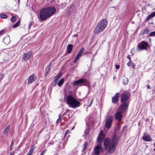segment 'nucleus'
I'll use <instances>...</instances> for the list:
<instances>
[{"label": "nucleus", "mask_w": 155, "mask_h": 155, "mask_svg": "<svg viewBox=\"0 0 155 155\" xmlns=\"http://www.w3.org/2000/svg\"><path fill=\"white\" fill-rule=\"evenodd\" d=\"M119 139V137L114 135L111 139L107 138L104 141V149L110 153H112L114 151Z\"/></svg>", "instance_id": "1"}, {"label": "nucleus", "mask_w": 155, "mask_h": 155, "mask_svg": "<svg viewBox=\"0 0 155 155\" xmlns=\"http://www.w3.org/2000/svg\"><path fill=\"white\" fill-rule=\"evenodd\" d=\"M56 11L55 8L53 7H50L43 8L40 11V19L42 21L45 20L52 15Z\"/></svg>", "instance_id": "2"}, {"label": "nucleus", "mask_w": 155, "mask_h": 155, "mask_svg": "<svg viewBox=\"0 0 155 155\" xmlns=\"http://www.w3.org/2000/svg\"><path fill=\"white\" fill-rule=\"evenodd\" d=\"M107 22V19H102L97 24L94 28V32L95 33L97 34L104 30L106 27Z\"/></svg>", "instance_id": "3"}, {"label": "nucleus", "mask_w": 155, "mask_h": 155, "mask_svg": "<svg viewBox=\"0 0 155 155\" xmlns=\"http://www.w3.org/2000/svg\"><path fill=\"white\" fill-rule=\"evenodd\" d=\"M67 102L68 104L73 108L77 107L80 105V103L71 95L68 97Z\"/></svg>", "instance_id": "4"}, {"label": "nucleus", "mask_w": 155, "mask_h": 155, "mask_svg": "<svg viewBox=\"0 0 155 155\" xmlns=\"http://www.w3.org/2000/svg\"><path fill=\"white\" fill-rule=\"evenodd\" d=\"M103 148L101 147V143H98L94 149L91 155H99L103 152Z\"/></svg>", "instance_id": "5"}, {"label": "nucleus", "mask_w": 155, "mask_h": 155, "mask_svg": "<svg viewBox=\"0 0 155 155\" xmlns=\"http://www.w3.org/2000/svg\"><path fill=\"white\" fill-rule=\"evenodd\" d=\"M73 85L74 86L80 85V86L85 85L88 87L89 83L85 79H80L78 80L74 81L73 83Z\"/></svg>", "instance_id": "6"}, {"label": "nucleus", "mask_w": 155, "mask_h": 155, "mask_svg": "<svg viewBox=\"0 0 155 155\" xmlns=\"http://www.w3.org/2000/svg\"><path fill=\"white\" fill-rule=\"evenodd\" d=\"M149 46V45L145 41H142L141 42L138 44L137 45V47L138 50H146L147 48Z\"/></svg>", "instance_id": "7"}, {"label": "nucleus", "mask_w": 155, "mask_h": 155, "mask_svg": "<svg viewBox=\"0 0 155 155\" xmlns=\"http://www.w3.org/2000/svg\"><path fill=\"white\" fill-rule=\"evenodd\" d=\"M129 104V102L128 101H126L125 102L121 105L118 108V110L121 112L122 113H124L127 108Z\"/></svg>", "instance_id": "8"}, {"label": "nucleus", "mask_w": 155, "mask_h": 155, "mask_svg": "<svg viewBox=\"0 0 155 155\" xmlns=\"http://www.w3.org/2000/svg\"><path fill=\"white\" fill-rule=\"evenodd\" d=\"M113 120V117L111 116L108 117L106 118L105 126L107 129H109L110 128Z\"/></svg>", "instance_id": "9"}, {"label": "nucleus", "mask_w": 155, "mask_h": 155, "mask_svg": "<svg viewBox=\"0 0 155 155\" xmlns=\"http://www.w3.org/2000/svg\"><path fill=\"white\" fill-rule=\"evenodd\" d=\"M130 94L129 92L125 91L124 92L122 95L121 97V102H124L127 101L129 98Z\"/></svg>", "instance_id": "10"}, {"label": "nucleus", "mask_w": 155, "mask_h": 155, "mask_svg": "<svg viewBox=\"0 0 155 155\" xmlns=\"http://www.w3.org/2000/svg\"><path fill=\"white\" fill-rule=\"evenodd\" d=\"M105 137V135L103 134V131L102 130H101L97 139V141L98 143H101Z\"/></svg>", "instance_id": "11"}, {"label": "nucleus", "mask_w": 155, "mask_h": 155, "mask_svg": "<svg viewBox=\"0 0 155 155\" xmlns=\"http://www.w3.org/2000/svg\"><path fill=\"white\" fill-rule=\"evenodd\" d=\"M84 51V48H82L79 51L78 54L74 60V62L76 63L78 60L82 56V54H83Z\"/></svg>", "instance_id": "12"}, {"label": "nucleus", "mask_w": 155, "mask_h": 155, "mask_svg": "<svg viewBox=\"0 0 155 155\" xmlns=\"http://www.w3.org/2000/svg\"><path fill=\"white\" fill-rule=\"evenodd\" d=\"M123 113L118 110V111L115 114V118L119 122L121 120V118L123 116L122 114Z\"/></svg>", "instance_id": "13"}, {"label": "nucleus", "mask_w": 155, "mask_h": 155, "mask_svg": "<svg viewBox=\"0 0 155 155\" xmlns=\"http://www.w3.org/2000/svg\"><path fill=\"white\" fill-rule=\"evenodd\" d=\"M31 52H28L24 54L23 58L25 61L28 60L31 57Z\"/></svg>", "instance_id": "14"}, {"label": "nucleus", "mask_w": 155, "mask_h": 155, "mask_svg": "<svg viewBox=\"0 0 155 155\" xmlns=\"http://www.w3.org/2000/svg\"><path fill=\"white\" fill-rule=\"evenodd\" d=\"M143 140L146 141H150L151 140L150 136L147 134H144L143 137Z\"/></svg>", "instance_id": "15"}, {"label": "nucleus", "mask_w": 155, "mask_h": 155, "mask_svg": "<svg viewBox=\"0 0 155 155\" xmlns=\"http://www.w3.org/2000/svg\"><path fill=\"white\" fill-rule=\"evenodd\" d=\"M3 42L5 44L8 45L10 42L9 36L7 35L5 37L3 38Z\"/></svg>", "instance_id": "16"}, {"label": "nucleus", "mask_w": 155, "mask_h": 155, "mask_svg": "<svg viewBox=\"0 0 155 155\" xmlns=\"http://www.w3.org/2000/svg\"><path fill=\"white\" fill-rule=\"evenodd\" d=\"M119 93H116L112 98V101L114 103H116L118 100Z\"/></svg>", "instance_id": "17"}, {"label": "nucleus", "mask_w": 155, "mask_h": 155, "mask_svg": "<svg viewBox=\"0 0 155 155\" xmlns=\"http://www.w3.org/2000/svg\"><path fill=\"white\" fill-rule=\"evenodd\" d=\"M155 16V11L152 12L150 15H149L146 18L145 21H147L150 20L152 18Z\"/></svg>", "instance_id": "18"}, {"label": "nucleus", "mask_w": 155, "mask_h": 155, "mask_svg": "<svg viewBox=\"0 0 155 155\" xmlns=\"http://www.w3.org/2000/svg\"><path fill=\"white\" fill-rule=\"evenodd\" d=\"M35 80V78L34 77V75L33 74H32L29 77L28 82V84L34 82Z\"/></svg>", "instance_id": "19"}, {"label": "nucleus", "mask_w": 155, "mask_h": 155, "mask_svg": "<svg viewBox=\"0 0 155 155\" xmlns=\"http://www.w3.org/2000/svg\"><path fill=\"white\" fill-rule=\"evenodd\" d=\"M67 52L68 53H70L72 51L73 48V45L71 44H69L67 47Z\"/></svg>", "instance_id": "20"}, {"label": "nucleus", "mask_w": 155, "mask_h": 155, "mask_svg": "<svg viewBox=\"0 0 155 155\" xmlns=\"http://www.w3.org/2000/svg\"><path fill=\"white\" fill-rule=\"evenodd\" d=\"M10 128V126L9 125H8L5 129L3 132V134L5 135H7L9 130Z\"/></svg>", "instance_id": "21"}, {"label": "nucleus", "mask_w": 155, "mask_h": 155, "mask_svg": "<svg viewBox=\"0 0 155 155\" xmlns=\"http://www.w3.org/2000/svg\"><path fill=\"white\" fill-rule=\"evenodd\" d=\"M35 149V147L32 146L30 148L29 151L27 154V155H31L32 153L33 152Z\"/></svg>", "instance_id": "22"}, {"label": "nucleus", "mask_w": 155, "mask_h": 155, "mask_svg": "<svg viewBox=\"0 0 155 155\" xmlns=\"http://www.w3.org/2000/svg\"><path fill=\"white\" fill-rule=\"evenodd\" d=\"M64 82V79L63 78L61 79L58 83V85L61 86Z\"/></svg>", "instance_id": "23"}, {"label": "nucleus", "mask_w": 155, "mask_h": 155, "mask_svg": "<svg viewBox=\"0 0 155 155\" xmlns=\"http://www.w3.org/2000/svg\"><path fill=\"white\" fill-rule=\"evenodd\" d=\"M149 32V29H145L143 32L142 35H144L148 34Z\"/></svg>", "instance_id": "24"}, {"label": "nucleus", "mask_w": 155, "mask_h": 155, "mask_svg": "<svg viewBox=\"0 0 155 155\" xmlns=\"http://www.w3.org/2000/svg\"><path fill=\"white\" fill-rule=\"evenodd\" d=\"M128 80L127 78H124L123 79V82L124 84H125V85L127 84L128 83Z\"/></svg>", "instance_id": "25"}, {"label": "nucleus", "mask_w": 155, "mask_h": 155, "mask_svg": "<svg viewBox=\"0 0 155 155\" xmlns=\"http://www.w3.org/2000/svg\"><path fill=\"white\" fill-rule=\"evenodd\" d=\"M87 142H85L83 145V148L82 150V152H84L86 149L87 146Z\"/></svg>", "instance_id": "26"}, {"label": "nucleus", "mask_w": 155, "mask_h": 155, "mask_svg": "<svg viewBox=\"0 0 155 155\" xmlns=\"http://www.w3.org/2000/svg\"><path fill=\"white\" fill-rule=\"evenodd\" d=\"M74 6L73 4H71L70 5L69 10H70L72 12L73 11L74 8Z\"/></svg>", "instance_id": "27"}, {"label": "nucleus", "mask_w": 155, "mask_h": 155, "mask_svg": "<svg viewBox=\"0 0 155 155\" xmlns=\"http://www.w3.org/2000/svg\"><path fill=\"white\" fill-rule=\"evenodd\" d=\"M0 17L2 19L6 18H7V16L5 14H1L0 15Z\"/></svg>", "instance_id": "28"}, {"label": "nucleus", "mask_w": 155, "mask_h": 155, "mask_svg": "<svg viewBox=\"0 0 155 155\" xmlns=\"http://www.w3.org/2000/svg\"><path fill=\"white\" fill-rule=\"evenodd\" d=\"M19 24L20 22L19 20L13 25L12 28H15L18 27L19 25Z\"/></svg>", "instance_id": "29"}, {"label": "nucleus", "mask_w": 155, "mask_h": 155, "mask_svg": "<svg viewBox=\"0 0 155 155\" xmlns=\"http://www.w3.org/2000/svg\"><path fill=\"white\" fill-rule=\"evenodd\" d=\"M16 18L15 16H12V17L11 18L10 20L12 22H14L16 20Z\"/></svg>", "instance_id": "30"}, {"label": "nucleus", "mask_w": 155, "mask_h": 155, "mask_svg": "<svg viewBox=\"0 0 155 155\" xmlns=\"http://www.w3.org/2000/svg\"><path fill=\"white\" fill-rule=\"evenodd\" d=\"M149 35L151 37H154L155 36V31L151 32L149 34Z\"/></svg>", "instance_id": "31"}, {"label": "nucleus", "mask_w": 155, "mask_h": 155, "mask_svg": "<svg viewBox=\"0 0 155 155\" xmlns=\"http://www.w3.org/2000/svg\"><path fill=\"white\" fill-rule=\"evenodd\" d=\"M72 11H71L70 10H68V12L66 13V16L68 17L71 14Z\"/></svg>", "instance_id": "32"}, {"label": "nucleus", "mask_w": 155, "mask_h": 155, "mask_svg": "<svg viewBox=\"0 0 155 155\" xmlns=\"http://www.w3.org/2000/svg\"><path fill=\"white\" fill-rule=\"evenodd\" d=\"M59 79V78H58V77L57 78V76H56L55 79H54V82L56 83H57L58 82V80Z\"/></svg>", "instance_id": "33"}, {"label": "nucleus", "mask_w": 155, "mask_h": 155, "mask_svg": "<svg viewBox=\"0 0 155 155\" xmlns=\"http://www.w3.org/2000/svg\"><path fill=\"white\" fill-rule=\"evenodd\" d=\"M32 25V22H30L28 25V29H29L31 28Z\"/></svg>", "instance_id": "34"}, {"label": "nucleus", "mask_w": 155, "mask_h": 155, "mask_svg": "<svg viewBox=\"0 0 155 155\" xmlns=\"http://www.w3.org/2000/svg\"><path fill=\"white\" fill-rule=\"evenodd\" d=\"M134 64L133 62H129L127 63V65L128 66H130L131 65H132V64Z\"/></svg>", "instance_id": "35"}, {"label": "nucleus", "mask_w": 155, "mask_h": 155, "mask_svg": "<svg viewBox=\"0 0 155 155\" xmlns=\"http://www.w3.org/2000/svg\"><path fill=\"white\" fill-rule=\"evenodd\" d=\"M62 74L61 73L59 74L57 76V78L58 77V78H60Z\"/></svg>", "instance_id": "36"}, {"label": "nucleus", "mask_w": 155, "mask_h": 155, "mask_svg": "<svg viewBox=\"0 0 155 155\" xmlns=\"http://www.w3.org/2000/svg\"><path fill=\"white\" fill-rule=\"evenodd\" d=\"M69 130H67L66 131L65 133V135H64V137L66 136V135L67 134H68L69 133Z\"/></svg>", "instance_id": "37"}, {"label": "nucleus", "mask_w": 155, "mask_h": 155, "mask_svg": "<svg viewBox=\"0 0 155 155\" xmlns=\"http://www.w3.org/2000/svg\"><path fill=\"white\" fill-rule=\"evenodd\" d=\"M93 99H92L91 101V102H90V103L89 104V105H88V107H91V104H92L93 102Z\"/></svg>", "instance_id": "38"}, {"label": "nucleus", "mask_w": 155, "mask_h": 155, "mask_svg": "<svg viewBox=\"0 0 155 155\" xmlns=\"http://www.w3.org/2000/svg\"><path fill=\"white\" fill-rule=\"evenodd\" d=\"M46 151V150H44V151H43L42 152H41V153L40 155H44V154L45 153V152Z\"/></svg>", "instance_id": "39"}, {"label": "nucleus", "mask_w": 155, "mask_h": 155, "mask_svg": "<svg viewBox=\"0 0 155 155\" xmlns=\"http://www.w3.org/2000/svg\"><path fill=\"white\" fill-rule=\"evenodd\" d=\"M61 120V119L58 118L57 120L56 123H58Z\"/></svg>", "instance_id": "40"}, {"label": "nucleus", "mask_w": 155, "mask_h": 155, "mask_svg": "<svg viewBox=\"0 0 155 155\" xmlns=\"http://www.w3.org/2000/svg\"><path fill=\"white\" fill-rule=\"evenodd\" d=\"M120 68V66L118 65H116V68L117 69H118Z\"/></svg>", "instance_id": "41"}, {"label": "nucleus", "mask_w": 155, "mask_h": 155, "mask_svg": "<svg viewBox=\"0 0 155 155\" xmlns=\"http://www.w3.org/2000/svg\"><path fill=\"white\" fill-rule=\"evenodd\" d=\"M58 117H59L58 118L61 119V114H59L58 115Z\"/></svg>", "instance_id": "42"}, {"label": "nucleus", "mask_w": 155, "mask_h": 155, "mask_svg": "<svg viewBox=\"0 0 155 155\" xmlns=\"http://www.w3.org/2000/svg\"><path fill=\"white\" fill-rule=\"evenodd\" d=\"M58 117H59L58 118L61 119V114H59L58 115Z\"/></svg>", "instance_id": "43"}, {"label": "nucleus", "mask_w": 155, "mask_h": 155, "mask_svg": "<svg viewBox=\"0 0 155 155\" xmlns=\"http://www.w3.org/2000/svg\"><path fill=\"white\" fill-rule=\"evenodd\" d=\"M14 153L13 152H12L9 155H14Z\"/></svg>", "instance_id": "44"}, {"label": "nucleus", "mask_w": 155, "mask_h": 155, "mask_svg": "<svg viewBox=\"0 0 155 155\" xmlns=\"http://www.w3.org/2000/svg\"><path fill=\"white\" fill-rule=\"evenodd\" d=\"M140 121H139L138 122V125L139 126H140Z\"/></svg>", "instance_id": "45"}, {"label": "nucleus", "mask_w": 155, "mask_h": 155, "mask_svg": "<svg viewBox=\"0 0 155 155\" xmlns=\"http://www.w3.org/2000/svg\"><path fill=\"white\" fill-rule=\"evenodd\" d=\"M147 88L148 89H150V86L149 85H147Z\"/></svg>", "instance_id": "46"}, {"label": "nucleus", "mask_w": 155, "mask_h": 155, "mask_svg": "<svg viewBox=\"0 0 155 155\" xmlns=\"http://www.w3.org/2000/svg\"><path fill=\"white\" fill-rule=\"evenodd\" d=\"M3 31H0V35L1 34H2V33H3Z\"/></svg>", "instance_id": "47"}, {"label": "nucleus", "mask_w": 155, "mask_h": 155, "mask_svg": "<svg viewBox=\"0 0 155 155\" xmlns=\"http://www.w3.org/2000/svg\"><path fill=\"white\" fill-rule=\"evenodd\" d=\"M74 127H75V126H74L72 127V130L74 129Z\"/></svg>", "instance_id": "48"}, {"label": "nucleus", "mask_w": 155, "mask_h": 155, "mask_svg": "<svg viewBox=\"0 0 155 155\" xmlns=\"http://www.w3.org/2000/svg\"><path fill=\"white\" fill-rule=\"evenodd\" d=\"M127 58L128 59H130V57L129 56L127 57Z\"/></svg>", "instance_id": "49"}, {"label": "nucleus", "mask_w": 155, "mask_h": 155, "mask_svg": "<svg viewBox=\"0 0 155 155\" xmlns=\"http://www.w3.org/2000/svg\"><path fill=\"white\" fill-rule=\"evenodd\" d=\"M12 145H11L10 146V150H12Z\"/></svg>", "instance_id": "50"}, {"label": "nucleus", "mask_w": 155, "mask_h": 155, "mask_svg": "<svg viewBox=\"0 0 155 155\" xmlns=\"http://www.w3.org/2000/svg\"><path fill=\"white\" fill-rule=\"evenodd\" d=\"M154 146L155 147V143L154 144ZM153 150L155 151V148L153 149Z\"/></svg>", "instance_id": "51"}, {"label": "nucleus", "mask_w": 155, "mask_h": 155, "mask_svg": "<svg viewBox=\"0 0 155 155\" xmlns=\"http://www.w3.org/2000/svg\"><path fill=\"white\" fill-rule=\"evenodd\" d=\"M75 35V36L76 37H78V35L77 34L75 35Z\"/></svg>", "instance_id": "52"}, {"label": "nucleus", "mask_w": 155, "mask_h": 155, "mask_svg": "<svg viewBox=\"0 0 155 155\" xmlns=\"http://www.w3.org/2000/svg\"><path fill=\"white\" fill-rule=\"evenodd\" d=\"M132 64V65H131L133 67H134V64Z\"/></svg>", "instance_id": "53"}, {"label": "nucleus", "mask_w": 155, "mask_h": 155, "mask_svg": "<svg viewBox=\"0 0 155 155\" xmlns=\"http://www.w3.org/2000/svg\"><path fill=\"white\" fill-rule=\"evenodd\" d=\"M13 143V140L12 141L11 145H12Z\"/></svg>", "instance_id": "54"}, {"label": "nucleus", "mask_w": 155, "mask_h": 155, "mask_svg": "<svg viewBox=\"0 0 155 155\" xmlns=\"http://www.w3.org/2000/svg\"><path fill=\"white\" fill-rule=\"evenodd\" d=\"M150 41H151V39H150Z\"/></svg>", "instance_id": "55"}]
</instances>
